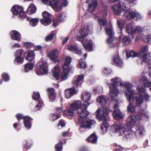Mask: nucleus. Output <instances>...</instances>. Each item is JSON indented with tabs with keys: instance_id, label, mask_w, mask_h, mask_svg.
<instances>
[{
	"instance_id": "1",
	"label": "nucleus",
	"mask_w": 151,
	"mask_h": 151,
	"mask_svg": "<svg viewBox=\"0 0 151 151\" xmlns=\"http://www.w3.org/2000/svg\"><path fill=\"white\" fill-rule=\"evenodd\" d=\"M137 118L135 116H129L126 124H119L118 125H114L112 127L113 131L119 136L122 135L127 132L129 129L133 127L136 123Z\"/></svg>"
},
{
	"instance_id": "2",
	"label": "nucleus",
	"mask_w": 151,
	"mask_h": 151,
	"mask_svg": "<svg viewBox=\"0 0 151 151\" xmlns=\"http://www.w3.org/2000/svg\"><path fill=\"white\" fill-rule=\"evenodd\" d=\"M125 95L129 103L127 106L128 111L132 113H134L136 111V107L133 105V104H135L137 106H140L143 103V100L141 97L136 96L134 90H126Z\"/></svg>"
},
{
	"instance_id": "3",
	"label": "nucleus",
	"mask_w": 151,
	"mask_h": 151,
	"mask_svg": "<svg viewBox=\"0 0 151 151\" xmlns=\"http://www.w3.org/2000/svg\"><path fill=\"white\" fill-rule=\"evenodd\" d=\"M86 105V104H82L80 100L74 101L70 104V109L64 112L63 114L66 116L69 119H71L75 116L76 111H78L79 109H81L83 106Z\"/></svg>"
},
{
	"instance_id": "4",
	"label": "nucleus",
	"mask_w": 151,
	"mask_h": 151,
	"mask_svg": "<svg viewBox=\"0 0 151 151\" xmlns=\"http://www.w3.org/2000/svg\"><path fill=\"white\" fill-rule=\"evenodd\" d=\"M111 81V82L109 83L110 86L115 85L116 86V88H117V86H119L124 87L125 88V94L126 90H133L132 88V85L131 84L128 82H122L121 79L118 77H115L114 78L112 79Z\"/></svg>"
},
{
	"instance_id": "5",
	"label": "nucleus",
	"mask_w": 151,
	"mask_h": 151,
	"mask_svg": "<svg viewBox=\"0 0 151 151\" xmlns=\"http://www.w3.org/2000/svg\"><path fill=\"white\" fill-rule=\"evenodd\" d=\"M111 111V110L107 109V106H101L98 108L95 112V114L98 119L105 121L106 120V116Z\"/></svg>"
},
{
	"instance_id": "6",
	"label": "nucleus",
	"mask_w": 151,
	"mask_h": 151,
	"mask_svg": "<svg viewBox=\"0 0 151 151\" xmlns=\"http://www.w3.org/2000/svg\"><path fill=\"white\" fill-rule=\"evenodd\" d=\"M11 11L14 15H19L18 17L21 20L26 18L25 13L23 11V8L18 5H14L11 9Z\"/></svg>"
},
{
	"instance_id": "7",
	"label": "nucleus",
	"mask_w": 151,
	"mask_h": 151,
	"mask_svg": "<svg viewBox=\"0 0 151 151\" xmlns=\"http://www.w3.org/2000/svg\"><path fill=\"white\" fill-rule=\"evenodd\" d=\"M127 8L126 4L122 1H119L117 4H114L112 7L114 14L117 15H120L122 11H124V9Z\"/></svg>"
},
{
	"instance_id": "8",
	"label": "nucleus",
	"mask_w": 151,
	"mask_h": 151,
	"mask_svg": "<svg viewBox=\"0 0 151 151\" xmlns=\"http://www.w3.org/2000/svg\"><path fill=\"white\" fill-rule=\"evenodd\" d=\"M78 120L81 124L80 127L81 130H82L83 128H90L92 125L96 123L95 121L92 119H85L82 121L80 118H79Z\"/></svg>"
},
{
	"instance_id": "9",
	"label": "nucleus",
	"mask_w": 151,
	"mask_h": 151,
	"mask_svg": "<svg viewBox=\"0 0 151 151\" xmlns=\"http://www.w3.org/2000/svg\"><path fill=\"white\" fill-rule=\"evenodd\" d=\"M137 90L138 92L139 95L138 94H136L134 92V94H136V96L138 97H141L142 98L143 96L144 99L146 101H148L150 98V96L146 92L145 90L144 86H138L137 87ZM143 100V99H142Z\"/></svg>"
},
{
	"instance_id": "10",
	"label": "nucleus",
	"mask_w": 151,
	"mask_h": 151,
	"mask_svg": "<svg viewBox=\"0 0 151 151\" xmlns=\"http://www.w3.org/2000/svg\"><path fill=\"white\" fill-rule=\"evenodd\" d=\"M113 102L115 103V105L113 106V107L115 110L114 111H112L113 112V115L114 118L116 120L122 118L123 117L122 113L118 109V102L117 101L115 100H113Z\"/></svg>"
},
{
	"instance_id": "11",
	"label": "nucleus",
	"mask_w": 151,
	"mask_h": 151,
	"mask_svg": "<svg viewBox=\"0 0 151 151\" xmlns=\"http://www.w3.org/2000/svg\"><path fill=\"white\" fill-rule=\"evenodd\" d=\"M72 61L71 57H68L65 58L64 64L63 65V76H67L71 68L69 66Z\"/></svg>"
},
{
	"instance_id": "12",
	"label": "nucleus",
	"mask_w": 151,
	"mask_h": 151,
	"mask_svg": "<svg viewBox=\"0 0 151 151\" xmlns=\"http://www.w3.org/2000/svg\"><path fill=\"white\" fill-rule=\"evenodd\" d=\"M35 71L37 75L47 74L48 69L47 64L44 61L41 62L40 65L39 69L36 70Z\"/></svg>"
},
{
	"instance_id": "13",
	"label": "nucleus",
	"mask_w": 151,
	"mask_h": 151,
	"mask_svg": "<svg viewBox=\"0 0 151 151\" xmlns=\"http://www.w3.org/2000/svg\"><path fill=\"white\" fill-rule=\"evenodd\" d=\"M49 5L52 8L55 9L56 12H60L62 9L63 6L59 2L58 0H51L50 1Z\"/></svg>"
},
{
	"instance_id": "14",
	"label": "nucleus",
	"mask_w": 151,
	"mask_h": 151,
	"mask_svg": "<svg viewBox=\"0 0 151 151\" xmlns=\"http://www.w3.org/2000/svg\"><path fill=\"white\" fill-rule=\"evenodd\" d=\"M81 42L83 44L85 49L87 51H91L93 50V42L92 40H83L82 39L80 40Z\"/></svg>"
},
{
	"instance_id": "15",
	"label": "nucleus",
	"mask_w": 151,
	"mask_h": 151,
	"mask_svg": "<svg viewBox=\"0 0 151 151\" xmlns=\"http://www.w3.org/2000/svg\"><path fill=\"white\" fill-rule=\"evenodd\" d=\"M89 31L88 29L85 28L81 29L79 32V36L77 37V40L80 42V40L81 39L83 40H85L84 38L88 35Z\"/></svg>"
},
{
	"instance_id": "16",
	"label": "nucleus",
	"mask_w": 151,
	"mask_h": 151,
	"mask_svg": "<svg viewBox=\"0 0 151 151\" xmlns=\"http://www.w3.org/2000/svg\"><path fill=\"white\" fill-rule=\"evenodd\" d=\"M109 85V88L111 89L109 91L110 96L111 99H114L117 96L119 90L117 88H116V86L114 85L112 86Z\"/></svg>"
},
{
	"instance_id": "17",
	"label": "nucleus",
	"mask_w": 151,
	"mask_h": 151,
	"mask_svg": "<svg viewBox=\"0 0 151 151\" xmlns=\"http://www.w3.org/2000/svg\"><path fill=\"white\" fill-rule=\"evenodd\" d=\"M87 105H83L81 109H78L77 112L81 117V119L86 117L88 114V112L86 110Z\"/></svg>"
},
{
	"instance_id": "18",
	"label": "nucleus",
	"mask_w": 151,
	"mask_h": 151,
	"mask_svg": "<svg viewBox=\"0 0 151 151\" xmlns=\"http://www.w3.org/2000/svg\"><path fill=\"white\" fill-rule=\"evenodd\" d=\"M112 61L113 64L118 67L122 68L123 66V61L118 55H114Z\"/></svg>"
},
{
	"instance_id": "19",
	"label": "nucleus",
	"mask_w": 151,
	"mask_h": 151,
	"mask_svg": "<svg viewBox=\"0 0 151 151\" xmlns=\"http://www.w3.org/2000/svg\"><path fill=\"white\" fill-rule=\"evenodd\" d=\"M11 38L14 40L20 42L21 39V35L20 33L15 30H13L10 32Z\"/></svg>"
},
{
	"instance_id": "20",
	"label": "nucleus",
	"mask_w": 151,
	"mask_h": 151,
	"mask_svg": "<svg viewBox=\"0 0 151 151\" xmlns=\"http://www.w3.org/2000/svg\"><path fill=\"white\" fill-rule=\"evenodd\" d=\"M35 55L34 51L30 50L26 51L24 54V56L26 59L30 61L33 60Z\"/></svg>"
},
{
	"instance_id": "21",
	"label": "nucleus",
	"mask_w": 151,
	"mask_h": 151,
	"mask_svg": "<svg viewBox=\"0 0 151 151\" xmlns=\"http://www.w3.org/2000/svg\"><path fill=\"white\" fill-rule=\"evenodd\" d=\"M124 15L125 17L128 19H133L135 17L136 13L130 9L124 10Z\"/></svg>"
},
{
	"instance_id": "22",
	"label": "nucleus",
	"mask_w": 151,
	"mask_h": 151,
	"mask_svg": "<svg viewBox=\"0 0 151 151\" xmlns=\"http://www.w3.org/2000/svg\"><path fill=\"white\" fill-rule=\"evenodd\" d=\"M58 52L59 50L58 49H53L50 51L47 56L51 60L54 61L58 58Z\"/></svg>"
},
{
	"instance_id": "23",
	"label": "nucleus",
	"mask_w": 151,
	"mask_h": 151,
	"mask_svg": "<svg viewBox=\"0 0 151 151\" xmlns=\"http://www.w3.org/2000/svg\"><path fill=\"white\" fill-rule=\"evenodd\" d=\"M83 79V76H75L73 80L72 83L74 86L77 87L82 83Z\"/></svg>"
},
{
	"instance_id": "24",
	"label": "nucleus",
	"mask_w": 151,
	"mask_h": 151,
	"mask_svg": "<svg viewBox=\"0 0 151 151\" xmlns=\"http://www.w3.org/2000/svg\"><path fill=\"white\" fill-rule=\"evenodd\" d=\"M86 2L88 3V9L89 12H92L93 11L97 6V2L94 0H87Z\"/></svg>"
},
{
	"instance_id": "25",
	"label": "nucleus",
	"mask_w": 151,
	"mask_h": 151,
	"mask_svg": "<svg viewBox=\"0 0 151 151\" xmlns=\"http://www.w3.org/2000/svg\"><path fill=\"white\" fill-rule=\"evenodd\" d=\"M91 97L90 93L84 91L82 93L81 96V99L84 101L87 104H89V99Z\"/></svg>"
},
{
	"instance_id": "26",
	"label": "nucleus",
	"mask_w": 151,
	"mask_h": 151,
	"mask_svg": "<svg viewBox=\"0 0 151 151\" xmlns=\"http://www.w3.org/2000/svg\"><path fill=\"white\" fill-rule=\"evenodd\" d=\"M107 6H103L102 10L99 13L96 14L95 16L98 18L100 17H107Z\"/></svg>"
},
{
	"instance_id": "27",
	"label": "nucleus",
	"mask_w": 151,
	"mask_h": 151,
	"mask_svg": "<svg viewBox=\"0 0 151 151\" xmlns=\"http://www.w3.org/2000/svg\"><path fill=\"white\" fill-rule=\"evenodd\" d=\"M65 94L66 97L69 99L71 97L76 93V90L73 88L67 89L65 91Z\"/></svg>"
},
{
	"instance_id": "28",
	"label": "nucleus",
	"mask_w": 151,
	"mask_h": 151,
	"mask_svg": "<svg viewBox=\"0 0 151 151\" xmlns=\"http://www.w3.org/2000/svg\"><path fill=\"white\" fill-rule=\"evenodd\" d=\"M32 119L29 117L26 116L24 118V123L25 127L27 129H29L31 127V122Z\"/></svg>"
},
{
	"instance_id": "29",
	"label": "nucleus",
	"mask_w": 151,
	"mask_h": 151,
	"mask_svg": "<svg viewBox=\"0 0 151 151\" xmlns=\"http://www.w3.org/2000/svg\"><path fill=\"white\" fill-rule=\"evenodd\" d=\"M68 49L70 51L73 52L75 53L81 55L82 54V52L81 49L79 50L77 47L75 45H70L68 47Z\"/></svg>"
},
{
	"instance_id": "30",
	"label": "nucleus",
	"mask_w": 151,
	"mask_h": 151,
	"mask_svg": "<svg viewBox=\"0 0 151 151\" xmlns=\"http://www.w3.org/2000/svg\"><path fill=\"white\" fill-rule=\"evenodd\" d=\"M47 91L50 101H53L56 98V94L54 89L52 88H49L47 89Z\"/></svg>"
},
{
	"instance_id": "31",
	"label": "nucleus",
	"mask_w": 151,
	"mask_h": 151,
	"mask_svg": "<svg viewBox=\"0 0 151 151\" xmlns=\"http://www.w3.org/2000/svg\"><path fill=\"white\" fill-rule=\"evenodd\" d=\"M37 8L34 4H30L27 9L26 13L29 15H31L35 13Z\"/></svg>"
},
{
	"instance_id": "32",
	"label": "nucleus",
	"mask_w": 151,
	"mask_h": 151,
	"mask_svg": "<svg viewBox=\"0 0 151 151\" xmlns=\"http://www.w3.org/2000/svg\"><path fill=\"white\" fill-rule=\"evenodd\" d=\"M97 137L96 135L95 132L91 134L86 139L87 141L93 144L96 143L97 142Z\"/></svg>"
},
{
	"instance_id": "33",
	"label": "nucleus",
	"mask_w": 151,
	"mask_h": 151,
	"mask_svg": "<svg viewBox=\"0 0 151 151\" xmlns=\"http://www.w3.org/2000/svg\"><path fill=\"white\" fill-rule=\"evenodd\" d=\"M109 126V124L106 122V120L103 121V124L100 127L102 134H104L106 133Z\"/></svg>"
},
{
	"instance_id": "34",
	"label": "nucleus",
	"mask_w": 151,
	"mask_h": 151,
	"mask_svg": "<svg viewBox=\"0 0 151 151\" xmlns=\"http://www.w3.org/2000/svg\"><path fill=\"white\" fill-rule=\"evenodd\" d=\"M97 102L100 103L102 106H106L107 101L106 100L105 96H101L98 97L97 99Z\"/></svg>"
},
{
	"instance_id": "35",
	"label": "nucleus",
	"mask_w": 151,
	"mask_h": 151,
	"mask_svg": "<svg viewBox=\"0 0 151 151\" xmlns=\"http://www.w3.org/2000/svg\"><path fill=\"white\" fill-rule=\"evenodd\" d=\"M61 70L60 67L58 66H56L53 68L52 70V76H60Z\"/></svg>"
},
{
	"instance_id": "36",
	"label": "nucleus",
	"mask_w": 151,
	"mask_h": 151,
	"mask_svg": "<svg viewBox=\"0 0 151 151\" xmlns=\"http://www.w3.org/2000/svg\"><path fill=\"white\" fill-rule=\"evenodd\" d=\"M65 16L64 13L62 12L58 13L56 14L55 18L58 19L59 22H62L64 21Z\"/></svg>"
},
{
	"instance_id": "37",
	"label": "nucleus",
	"mask_w": 151,
	"mask_h": 151,
	"mask_svg": "<svg viewBox=\"0 0 151 151\" xmlns=\"http://www.w3.org/2000/svg\"><path fill=\"white\" fill-rule=\"evenodd\" d=\"M144 131L143 127L140 126L138 127L135 132V134L136 137H139L140 135L143 134Z\"/></svg>"
},
{
	"instance_id": "38",
	"label": "nucleus",
	"mask_w": 151,
	"mask_h": 151,
	"mask_svg": "<svg viewBox=\"0 0 151 151\" xmlns=\"http://www.w3.org/2000/svg\"><path fill=\"white\" fill-rule=\"evenodd\" d=\"M56 33L55 31H52L48 35L45 37V41L48 42L52 41Z\"/></svg>"
},
{
	"instance_id": "39",
	"label": "nucleus",
	"mask_w": 151,
	"mask_h": 151,
	"mask_svg": "<svg viewBox=\"0 0 151 151\" xmlns=\"http://www.w3.org/2000/svg\"><path fill=\"white\" fill-rule=\"evenodd\" d=\"M34 66V64L32 63H28L24 65V69L25 72H27L29 70L32 69Z\"/></svg>"
},
{
	"instance_id": "40",
	"label": "nucleus",
	"mask_w": 151,
	"mask_h": 151,
	"mask_svg": "<svg viewBox=\"0 0 151 151\" xmlns=\"http://www.w3.org/2000/svg\"><path fill=\"white\" fill-rule=\"evenodd\" d=\"M142 80L145 86L148 87L151 90V82H149L147 80L145 76H143L142 78Z\"/></svg>"
},
{
	"instance_id": "41",
	"label": "nucleus",
	"mask_w": 151,
	"mask_h": 151,
	"mask_svg": "<svg viewBox=\"0 0 151 151\" xmlns=\"http://www.w3.org/2000/svg\"><path fill=\"white\" fill-rule=\"evenodd\" d=\"M52 79L58 81V82L66 80L68 78L67 76H52Z\"/></svg>"
},
{
	"instance_id": "42",
	"label": "nucleus",
	"mask_w": 151,
	"mask_h": 151,
	"mask_svg": "<svg viewBox=\"0 0 151 151\" xmlns=\"http://www.w3.org/2000/svg\"><path fill=\"white\" fill-rule=\"evenodd\" d=\"M52 22L51 19H44L42 18L40 20V22L41 24L45 26L50 24Z\"/></svg>"
},
{
	"instance_id": "43",
	"label": "nucleus",
	"mask_w": 151,
	"mask_h": 151,
	"mask_svg": "<svg viewBox=\"0 0 151 151\" xmlns=\"http://www.w3.org/2000/svg\"><path fill=\"white\" fill-rule=\"evenodd\" d=\"M24 58L22 57H15L14 63L16 64H22L23 63Z\"/></svg>"
},
{
	"instance_id": "44",
	"label": "nucleus",
	"mask_w": 151,
	"mask_h": 151,
	"mask_svg": "<svg viewBox=\"0 0 151 151\" xmlns=\"http://www.w3.org/2000/svg\"><path fill=\"white\" fill-rule=\"evenodd\" d=\"M126 31L127 32L132 35L134 34V27L131 26L130 24H127L126 27Z\"/></svg>"
},
{
	"instance_id": "45",
	"label": "nucleus",
	"mask_w": 151,
	"mask_h": 151,
	"mask_svg": "<svg viewBox=\"0 0 151 151\" xmlns=\"http://www.w3.org/2000/svg\"><path fill=\"white\" fill-rule=\"evenodd\" d=\"M106 34L109 36H114V32L113 31V28L111 27L108 29H106Z\"/></svg>"
},
{
	"instance_id": "46",
	"label": "nucleus",
	"mask_w": 151,
	"mask_h": 151,
	"mask_svg": "<svg viewBox=\"0 0 151 151\" xmlns=\"http://www.w3.org/2000/svg\"><path fill=\"white\" fill-rule=\"evenodd\" d=\"M123 37L122 40V42L124 46L128 45L130 42V40L129 38L127 36H124L123 35Z\"/></svg>"
},
{
	"instance_id": "47",
	"label": "nucleus",
	"mask_w": 151,
	"mask_h": 151,
	"mask_svg": "<svg viewBox=\"0 0 151 151\" xmlns=\"http://www.w3.org/2000/svg\"><path fill=\"white\" fill-rule=\"evenodd\" d=\"M38 22L39 20L37 18L31 19L30 20V24L32 27H35L37 25Z\"/></svg>"
},
{
	"instance_id": "48",
	"label": "nucleus",
	"mask_w": 151,
	"mask_h": 151,
	"mask_svg": "<svg viewBox=\"0 0 151 151\" xmlns=\"http://www.w3.org/2000/svg\"><path fill=\"white\" fill-rule=\"evenodd\" d=\"M79 64L80 68H86L87 67V64L85 62V60L83 59L80 60L79 61Z\"/></svg>"
},
{
	"instance_id": "49",
	"label": "nucleus",
	"mask_w": 151,
	"mask_h": 151,
	"mask_svg": "<svg viewBox=\"0 0 151 151\" xmlns=\"http://www.w3.org/2000/svg\"><path fill=\"white\" fill-rule=\"evenodd\" d=\"M140 56L138 52H134V51H131L129 55H128V54L127 53V58H129L130 57H136L137 56Z\"/></svg>"
},
{
	"instance_id": "50",
	"label": "nucleus",
	"mask_w": 151,
	"mask_h": 151,
	"mask_svg": "<svg viewBox=\"0 0 151 151\" xmlns=\"http://www.w3.org/2000/svg\"><path fill=\"white\" fill-rule=\"evenodd\" d=\"M98 22L100 25L103 27L105 26L107 23L106 20L104 19H99Z\"/></svg>"
},
{
	"instance_id": "51",
	"label": "nucleus",
	"mask_w": 151,
	"mask_h": 151,
	"mask_svg": "<svg viewBox=\"0 0 151 151\" xmlns=\"http://www.w3.org/2000/svg\"><path fill=\"white\" fill-rule=\"evenodd\" d=\"M148 50V47L146 45L144 47H141L139 52V54L140 56H141L142 53L146 52Z\"/></svg>"
},
{
	"instance_id": "52",
	"label": "nucleus",
	"mask_w": 151,
	"mask_h": 151,
	"mask_svg": "<svg viewBox=\"0 0 151 151\" xmlns=\"http://www.w3.org/2000/svg\"><path fill=\"white\" fill-rule=\"evenodd\" d=\"M147 113L146 110L143 109H140L139 111V116L141 118L143 116H145Z\"/></svg>"
},
{
	"instance_id": "53",
	"label": "nucleus",
	"mask_w": 151,
	"mask_h": 151,
	"mask_svg": "<svg viewBox=\"0 0 151 151\" xmlns=\"http://www.w3.org/2000/svg\"><path fill=\"white\" fill-rule=\"evenodd\" d=\"M103 72L104 73L105 75L109 76L111 74L112 70L110 68H105L103 69Z\"/></svg>"
},
{
	"instance_id": "54",
	"label": "nucleus",
	"mask_w": 151,
	"mask_h": 151,
	"mask_svg": "<svg viewBox=\"0 0 151 151\" xmlns=\"http://www.w3.org/2000/svg\"><path fill=\"white\" fill-rule=\"evenodd\" d=\"M23 52V50L22 49H20L17 50L15 54V56L17 57L19 56V57H22Z\"/></svg>"
},
{
	"instance_id": "55",
	"label": "nucleus",
	"mask_w": 151,
	"mask_h": 151,
	"mask_svg": "<svg viewBox=\"0 0 151 151\" xmlns=\"http://www.w3.org/2000/svg\"><path fill=\"white\" fill-rule=\"evenodd\" d=\"M24 46L27 49H29L33 47L34 44L30 42H26L24 44Z\"/></svg>"
},
{
	"instance_id": "56",
	"label": "nucleus",
	"mask_w": 151,
	"mask_h": 151,
	"mask_svg": "<svg viewBox=\"0 0 151 151\" xmlns=\"http://www.w3.org/2000/svg\"><path fill=\"white\" fill-rule=\"evenodd\" d=\"M42 15L44 19H51L50 17V14L48 12H43L42 14Z\"/></svg>"
},
{
	"instance_id": "57",
	"label": "nucleus",
	"mask_w": 151,
	"mask_h": 151,
	"mask_svg": "<svg viewBox=\"0 0 151 151\" xmlns=\"http://www.w3.org/2000/svg\"><path fill=\"white\" fill-rule=\"evenodd\" d=\"M40 97V95L38 92L36 93L34 92L32 96V98L33 99L36 100L38 99Z\"/></svg>"
},
{
	"instance_id": "58",
	"label": "nucleus",
	"mask_w": 151,
	"mask_h": 151,
	"mask_svg": "<svg viewBox=\"0 0 151 151\" xmlns=\"http://www.w3.org/2000/svg\"><path fill=\"white\" fill-rule=\"evenodd\" d=\"M115 39L114 36H109L107 40V42L109 44H110L113 43V41Z\"/></svg>"
},
{
	"instance_id": "59",
	"label": "nucleus",
	"mask_w": 151,
	"mask_h": 151,
	"mask_svg": "<svg viewBox=\"0 0 151 151\" xmlns=\"http://www.w3.org/2000/svg\"><path fill=\"white\" fill-rule=\"evenodd\" d=\"M60 22H59V21L56 18L52 20V26L54 27H55L58 26Z\"/></svg>"
},
{
	"instance_id": "60",
	"label": "nucleus",
	"mask_w": 151,
	"mask_h": 151,
	"mask_svg": "<svg viewBox=\"0 0 151 151\" xmlns=\"http://www.w3.org/2000/svg\"><path fill=\"white\" fill-rule=\"evenodd\" d=\"M150 56V53H146L144 54L142 57L143 61L144 62H146L148 57Z\"/></svg>"
},
{
	"instance_id": "61",
	"label": "nucleus",
	"mask_w": 151,
	"mask_h": 151,
	"mask_svg": "<svg viewBox=\"0 0 151 151\" xmlns=\"http://www.w3.org/2000/svg\"><path fill=\"white\" fill-rule=\"evenodd\" d=\"M142 31V29L140 27H137L136 28H134V32H133V33L134 34L138 33H140Z\"/></svg>"
},
{
	"instance_id": "62",
	"label": "nucleus",
	"mask_w": 151,
	"mask_h": 151,
	"mask_svg": "<svg viewBox=\"0 0 151 151\" xmlns=\"http://www.w3.org/2000/svg\"><path fill=\"white\" fill-rule=\"evenodd\" d=\"M55 148L57 151H61L62 149V144L61 143L58 144L56 145Z\"/></svg>"
},
{
	"instance_id": "63",
	"label": "nucleus",
	"mask_w": 151,
	"mask_h": 151,
	"mask_svg": "<svg viewBox=\"0 0 151 151\" xmlns=\"http://www.w3.org/2000/svg\"><path fill=\"white\" fill-rule=\"evenodd\" d=\"M42 104V102L40 101L39 102L38 104L36 105V106L35 108V111H36L39 110Z\"/></svg>"
},
{
	"instance_id": "64",
	"label": "nucleus",
	"mask_w": 151,
	"mask_h": 151,
	"mask_svg": "<svg viewBox=\"0 0 151 151\" xmlns=\"http://www.w3.org/2000/svg\"><path fill=\"white\" fill-rule=\"evenodd\" d=\"M102 89L100 87L99 88L96 87L94 88L93 91L95 93H96L97 92L99 93L102 91Z\"/></svg>"
}]
</instances>
